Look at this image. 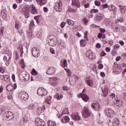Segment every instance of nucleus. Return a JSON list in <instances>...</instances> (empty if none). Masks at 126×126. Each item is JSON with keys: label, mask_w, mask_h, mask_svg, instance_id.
<instances>
[{"label": "nucleus", "mask_w": 126, "mask_h": 126, "mask_svg": "<svg viewBox=\"0 0 126 126\" xmlns=\"http://www.w3.org/2000/svg\"><path fill=\"white\" fill-rule=\"evenodd\" d=\"M49 97H50V98H47V99L45 100V102L47 103V104H49V105H51V104H52V100H51V98L52 96H49Z\"/></svg>", "instance_id": "obj_35"}, {"label": "nucleus", "mask_w": 126, "mask_h": 126, "mask_svg": "<svg viewBox=\"0 0 126 126\" xmlns=\"http://www.w3.org/2000/svg\"><path fill=\"white\" fill-rule=\"evenodd\" d=\"M82 115L84 119H86L91 116V113L89 111V109L87 107H84L82 110Z\"/></svg>", "instance_id": "obj_5"}, {"label": "nucleus", "mask_w": 126, "mask_h": 126, "mask_svg": "<svg viewBox=\"0 0 126 126\" xmlns=\"http://www.w3.org/2000/svg\"><path fill=\"white\" fill-rule=\"evenodd\" d=\"M37 94L41 97L46 96L48 94V91L42 87L39 88L37 89Z\"/></svg>", "instance_id": "obj_4"}, {"label": "nucleus", "mask_w": 126, "mask_h": 126, "mask_svg": "<svg viewBox=\"0 0 126 126\" xmlns=\"http://www.w3.org/2000/svg\"><path fill=\"white\" fill-rule=\"evenodd\" d=\"M115 121H113L112 125L113 126H118L119 125V123L117 122V121H118L117 118H115Z\"/></svg>", "instance_id": "obj_38"}, {"label": "nucleus", "mask_w": 126, "mask_h": 126, "mask_svg": "<svg viewBox=\"0 0 126 126\" xmlns=\"http://www.w3.org/2000/svg\"><path fill=\"white\" fill-rule=\"evenodd\" d=\"M65 24H66V23L62 22L61 24V27H62V28H63V27L65 26Z\"/></svg>", "instance_id": "obj_52"}, {"label": "nucleus", "mask_w": 126, "mask_h": 126, "mask_svg": "<svg viewBox=\"0 0 126 126\" xmlns=\"http://www.w3.org/2000/svg\"><path fill=\"white\" fill-rule=\"evenodd\" d=\"M21 98L22 100H24V101H27L29 98V96L28 95V94L25 93L21 94Z\"/></svg>", "instance_id": "obj_19"}, {"label": "nucleus", "mask_w": 126, "mask_h": 126, "mask_svg": "<svg viewBox=\"0 0 126 126\" xmlns=\"http://www.w3.org/2000/svg\"><path fill=\"white\" fill-rule=\"evenodd\" d=\"M57 79H58V78L55 77V78H51L50 79V81H55L56 80H57Z\"/></svg>", "instance_id": "obj_56"}, {"label": "nucleus", "mask_w": 126, "mask_h": 126, "mask_svg": "<svg viewBox=\"0 0 126 126\" xmlns=\"http://www.w3.org/2000/svg\"><path fill=\"white\" fill-rule=\"evenodd\" d=\"M115 104L117 107H121L123 106V101L121 100H117Z\"/></svg>", "instance_id": "obj_28"}, {"label": "nucleus", "mask_w": 126, "mask_h": 126, "mask_svg": "<svg viewBox=\"0 0 126 126\" xmlns=\"http://www.w3.org/2000/svg\"><path fill=\"white\" fill-rule=\"evenodd\" d=\"M38 73L36 72V70L35 69H33L32 71V75H37V74Z\"/></svg>", "instance_id": "obj_46"}, {"label": "nucleus", "mask_w": 126, "mask_h": 126, "mask_svg": "<svg viewBox=\"0 0 126 126\" xmlns=\"http://www.w3.org/2000/svg\"><path fill=\"white\" fill-rule=\"evenodd\" d=\"M104 56H106V53H105L104 51H102L100 54V57H104Z\"/></svg>", "instance_id": "obj_60"}, {"label": "nucleus", "mask_w": 126, "mask_h": 126, "mask_svg": "<svg viewBox=\"0 0 126 126\" xmlns=\"http://www.w3.org/2000/svg\"><path fill=\"white\" fill-rule=\"evenodd\" d=\"M67 113H68V109L65 108L61 114L60 113L57 114V117L59 118V119H60L61 117H63V114H67Z\"/></svg>", "instance_id": "obj_21"}, {"label": "nucleus", "mask_w": 126, "mask_h": 126, "mask_svg": "<svg viewBox=\"0 0 126 126\" xmlns=\"http://www.w3.org/2000/svg\"><path fill=\"white\" fill-rule=\"evenodd\" d=\"M4 30V29L3 28H0V36L3 35V31Z\"/></svg>", "instance_id": "obj_48"}, {"label": "nucleus", "mask_w": 126, "mask_h": 126, "mask_svg": "<svg viewBox=\"0 0 126 126\" xmlns=\"http://www.w3.org/2000/svg\"><path fill=\"white\" fill-rule=\"evenodd\" d=\"M72 5L76 6V7H80V3L79 0H72Z\"/></svg>", "instance_id": "obj_18"}, {"label": "nucleus", "mask_w": 126, "mask_h": 126, "mask_svg": "<svg viewBox=\"0 0 126 126\" xmlns=\"http://www.w3.org/2000/svg\"><path fill=\"white\" fill-rule=\"evenodd\" d=\"M36 112L38 115H41V114H42V112L43 111L41 110V108H39L37 109Z\"/></svg>", "instance_id": "obj_50"}, {"label": "nucleus", "mask_w": 126, "mask_h": 126, "mask_svg": "<svg viewBox=\"0 0 126 126\" xmlns=\"http://www.w3.org/2000/svg\"><path fill=\"white\" fill-rule=\"evenodd\" d=\"M61 122L63 124H66V123H68L69 122V117L68 116H64L61 119Z\"/></svg>", "instance_id": "obj_20"}, {"label": "nucleus", "mask_w": 126, "mask_h": 126, "mask_svg": "<svg viewBox=\"0 0 126 126\" xmlns=\"http://www.w3.org/2000/svg\"><path fill=\"white\" fill-rule=\"evenodd\" d=\"M86 56L90 60H93L94 59V53L91 50L87 52Z\"/></svg>", "instance_id": "obj_14"}, {"label": "nucleus", "mask_w": 126, "mask_h": 126, "mask_svg": "<svg viewBox=\"0 0 126 126\" xmlns=\"http://www.w3.org/2000/svg\"><path fill=\"white\" fill-rule=\"evenodd\" d=\"M3 80L6 81V82H8V81H9V76L7 75H5L4 77Z\"/></svg>", "instance_id": "obj_43"}, {"label": "nucleus", "mask_w": 126, "mask_h": 126, "mask_svg": "<svg viewBox=\"0 0 126 126\" xmlns=\"http://www.w3.org/2000/svg\"><path fill=\"white\" fill-rule=\"evenodd\" d=\"M54 97H55V98H56V99H57V100H61V99H62V98H63V96L62 94H56L54 95Z\"/></svg>", "instance_id": "obj_27"}, {"label": "nucleus", "mask_w": 126, "mask_h": 126, "mask_svg": "<svg viewBox=\"0 0 126 126\" xmlns=\"http://www.w3.org/2000/svg\"><path fill=\"white\" fill-rule=\"evenodd\" d=\"M119 44L121 45L122 46H124L125 45V42H124V41L120 40L119 41Z\"/></svg>", "instance_id": "obj_58"}, {"label": "nucleus", "mask_w": 126, "mask_h": 126, "mask_svg": "<svg viewBox=\"0 0 126 126\" xmlns=\"http://www.w3.org/2000/svg\"><path fill=\"white\" fill-rule=\"evenodd\" d=\"M105 50L106 51V52H107V53H109V52L111 51V48L109 47H106Z\"/></svg>", "instance_id": "obj_61"}, {"label": "nucleus", "mask_w": 126, "mask_h": 126, "mask_svg": "<svg viewBox=\"0 0 126 126\" xmlns=\"http://www.w3.org/2000/svg\"><path fill=\"white\" fill-rule=\"evenodd\" d=\"M28 121V119L26 117H23L22 119V122L24 123V124H26L27 123V121Z\"/></svg>", "instance_id": "obj_40"}, {"label": "nucleus", "mask_w": 126, "mask_h": 126, "mask_svg": "<svg viewBox=\"0 0 126 126\" xmlns=\"http://www.w3.org/2000/svg\"><path fill=\"white\" fill-rule=\"evenodd\" d=\"M101 7H102L104 9L105 8H108V9H111V8L110 7V5H109L108 4H102L101 5Z\"/></svg>", "instance_id": "obj_30"}, {"label": "nucleus", "mask_w": 126, "mask_h": 126, "mask_svg": "<svg viewBox=\"0 0 126 126\" xmlns=\"http://www.w3.org/2000/svg\"><path fill=\"white\" fill-rule=\"evenodd\" d=\"M36 1L40 5H44L47 3V0H37Z\"/></svg>", "instance_id": "obj_25"}, {"label": "nucleus", "mask_w": 126, "mask_h": 126, "mask_svg": "<svg viewBox=\"0 0 126 126\" xmlns=\"http://www.w3.org/2000/svg\"><path fill=\"white\" fill-rule=\"evenodd\" d=\"M94 4L97 6H100V5H101V2H100V1H99L98 0H96L94 1Z\"/></svg>", "instance_id": "obj_42"}, {"label": "nucleus", "mask_w": 126, "mask_h": 126, "mask_svg": "<svg viewBox=\"0 0 126 126\" xmlns=\"http://www.w3.org/2000/svg\"><path fill=\"white\" fill-rule=\"evenodd\" d=\"M68 12H75L76 10L74 9L71 8V7H69L68 9Z\"/></svg>", "instance_id": "obj_44"}, {"label": "nucleus", "mask_w": 126, "mask_h": 126, "mask_svg": "<svg viewBox=\"0 0 126 126\" xmlns=\"http://www.w3.org/2000/svg\"><path fill=\"white\" fill-rule=\"evenodd\" d=\"M105 114L107 117L112 118V117H114V110L111 108H107L105 110Z\"/></svg>", "instance_id": "obj_9"}, {"label": "nucleus", "mask_w": 126, "mask_h": 126, "mask_svg": "<svg viewBox=\"0 0 126 126\" xmlns=\"http://www.w3.org/2000/svg\"><path fill=\"white\" fill-rule=\"evenodd\" d=\"M78 81V76L76 75H73L72 77L71 80L70 79L69 80V81L70 82V85H74L75 83H76V81Z\"/></svg>", "instance_id": "obj_10"}, {"label": "nucleus", "mask_w": 126, "mask_h": 126, "mask_svg": "<svg viewBox=\"0 0 126 126\" xmlns=\"http://www.w3.org/2000/svg\"><path fill=\"white\" fill-rule=\"evenodd\" d=\"M83 23L85 24V25H87V23H88V20H87V18H84L82 20Z\"/></svg>", "instance_id": "obj_45"}, {"label": "nucleus", "mask_w": 126, "mask_h": 126, "mask_svg": "<svg viewBox=\"0 0 126 126\" xmlns=\"http://www.w3.org/2000/svg\"><path fill=\"white\" fill-rule=\"evenodd\" d=\"M110 9H108V10H110L111 11H113L114 14H116L117 13V8L115 5L112 4L109 5Z\"/></svg>", "instance_id": "obj_22"}, {"label": "nucleus", "mask_w": 126, "mask_h": 126, "mask_svg": "<svg viewBox=\"0 0 126 126\" xmlns=\"http://www.w3.org/2000/svg\"><path fill=\"white\" fill-rule=\"evenodd\" d=\"M35 124L37 126H44L45 122L39 118H36L35 119Z\"/></svg>", "instance_id": "obj_7"}, {"label": "nucleus", "mask_w": 126, "mask_h": 126, "mask_svg": "<svg viewBox=\"0 0 126 126\" xmlns=\"http://www.w3.org/2000/svg\"><path fill=\"white\" fill-rule=\"evenodd\" d=\"M46 73L49 75H53L56 73V69L54 67H50Z\"/></svg>", "instance_id": "obj_11"}, {"label": "nucleus", "mask_w": 126, "mask_h": 126, "mask_svg": "<svg viewBox=\"0 0 126 126\" xmlns=\"http://www.w3.org/2000/svg\"><path fill=\"white\" fill-rule=\"evenodd\" d=\"M114 50H115V51L118 50V49H119V48H120V45L119 44H116L114 46Z\"/></svg>", "instance_id": "obj_49"}, {"label": "nucleus", "mask_w": 126, "mask_h": 126, "mask_svg": "<svg viewBox=\"0 0 126 126\" xmlns=\"http://www.w3.org/2000/svg\"><path fill=\"white\" fill-rule=\"evenodd\" d=\"M118 6L121 9V13H122L123 14L126 13V6H123L122 5H119Z\"/></svg>", "instance_id": "obj_24"}, {"label": "nucleus", "mask_w": 126, "mask_h": 126, "mask_svg": "<svg viewBox=\"0 0 126 126\" xmlns=\"http://www.w3.org/2000/svg\"><path fill=\"white\" fill-rule=\"evenodd\" d=\"M6 90L9 92H10V91H12V90H13V87L12 86V85H8L6 87Z\"/></svg>", "instance_id": "obj_29"}, {"label": "nucleus", "mask_w": 126, "mask_h": 126, "mask_svg": "<svg viewBox=\"0 0 126 126\" xmlns=\"http://www.w3.org/2000/svg\"><path fill=\"white\" fill-rule=\"evenodd\" d=\"M72 119L74 121H79L80 120V117L78 115V113H73L71 115Z\"/></svg>", "instance_id": "obj_16"}, {"label": "nucleus", "mask_w": 126, "mask_h": 126, "mask_svg": "<svg viewBox=\"0 0 126 126\" xmlns=\"http://www.w3.org/2000/svg\"><path fill=\"white\" fill-rule=\"evenodd\" d=\"M15 28H16V29H17V30H19V29L20 28V25L19 24V22L16 21Z\"/></svg>", "instance_id": "obj_32"}, {"label": "nucleus", "mask_w": 126, "mask_h": 126, "mask_svg": "<svg viewBox=\"0 0 126 126\" xmlns=\"http://www.w3.org/2000/svg\"><path fill=\"white\" fill-rule=\"evenodd\" d=\"M100 76H101V77H105V73H104L103 72H101Z\"/></svg>", "instance_id": "obj_63"}, {"label": "nucleus", "mask_w": 126, "mask_h": 126, "mask_svg": "<svg viewBox=\"0 0 126 126\" xmlns=\"http://www.w3.org/2000/svg\"><path fill=\"white\" fill-rule=\"evenodd\" d=\"M39 108H40V110H41L42 112H43V111H45V110L46 109V108H45V105H42Z\"/></svg>", "instance_id": "obj_53"}, {"label": "nucleus", "mask_w": 126, "mask_h": 126, "mask_svg": "<svg viewBox=\"0 0 126 126\" xmlns=\"http://www.w3.org/2000/svg\"><path fill=\"white\" fill-rule=\"evenodd\" d=\"M50 51L51 54H53V55H55V54H56V52L55 51V49H54V48H50Z\"/></svg>", "instance_id": "obj_47"}, {"label": "nucleus", "mask_w": 126, "mask_h": 126, "mask_svg": "<svg viewBox=\"0 0 126 126\" xmlns=\"http://www.w3.org/2000/svg\"><path fill=\"white\" fill-rule=\"evenodd\" d=\"M3 118L6 121H11L13 119V113L10 111H7L4 114Z\"/></svg>", "instance_id": "obj_3"}, {"label": "nucleus", "mask_w": 126, "mask_h": 126, "mask_svg": "<svg viewBox=\"0 0 126 126\" xmlns=\"http://www.w3.org/2000/svg\"><path fill=\"white\" fill-rule=\"evenodd\" d=\"M103 64H99L98 68H99V69H102V68H103Z\"/></svg>", "instance_id": "obj_59"}, {"label": "nucleus", "mask_w": 126, "mask_h": 126, "mask_svg": "<svg viewBox=\"0 0 126 126\" xmlns=\"http://www.w3.org/2000/svg\"><path fill=\"white\" fill-rule=\"evenodd\" d=\"M47 40L48 41V44L49 46H51L52 47H54L56 46L58 43V41L57 40V37L56 36L54 35H50L48 38Z\"/></svg>", "instance_id": "obj_2"}, {"label": "nucleus", "mask_w": 126, "mask_h": 126, "mask_svg": "<svg viewBox=\"0 0 126 126\" xmlns=\"http://www.w3.org/2000/svg\"><path fill=\"white\" fill-rule=\"evenodd\" d=\"M96 48L100 49L101 48V44L100 43H97L95 45Z\"/></svg>", "instance_id": "obj_54"}, {"label": "nucleus", "mask_w": 126, "mask_h": 126, "mask_svg": "<svg viewBox=\"0 0 126 126\" xmlns=\"http://www.w3.org/2000/svg\"><path fill=\"white\" fill-rule=\"evenodd\" d=\"M62 67H66L67 66V61L66 60H64L63 62V64H62Z\"/></svg>", "instance_id": "obj_34"}, {"label": "nucleus", "mask_w": 126, "mask_h": 126, "mask_svg": "<svg viewBox=\"0 0 126 126\" xmlns=\"http://www.w3.org/2000/svg\"><path fill=\"white\" fill-rule=\"evenodd\" d=\"M23 78L25 81H28V80H29V78H30V76H29V75L25 74L23 76Z\"/></svg>", "instance_id": "obj_37"}, {"label": "nucleus", "mask_w": 126, "mask_h": 126, "mask_svg": "<svg viewBox=\"0 0 126 126\" xmlns=\"http://www.w3.org/2000/svg\"><path fill=\"white\" fill-rule=\"evenodd\" d=\"M91 108L94 110V111H96L99 112L101 111V105L98 103H93L91 104Z\"/></svg>", "instance_id": "obj_6"}, {"label": "nucleus", "mask_w": 126, "mask_h": 126, "mask_svg": "<svg viewBox=\"0 0 126 126\" xmlns=\"http://www.w3.org/2000/svg\"><path fill=\"white\" fill-rule=\"evenodd\" d=\"M80 44L81 47H85L87 43L86 42V40L85 39V40L82 39L80 41Z\"/></svg>", "instance_id": "obj_26"}, {"label": "nucleus", "mask_w": 126, "mask_h": 126, "mask_svg": "<svg viewBox=\"0 0 126 126\" xmlns=\"http://www.w3.org/2000/svg\"><path fill=\"white\" fill-rule=\"evenodd\" d=\"M84 7L85 8H87L89 7V3H87V4H84Z\"/></svg>", "instance_id": "obj_64"}, {"label": "nucleus", "mask_w": 126, "mask_h": 126, "mask_svg": "<svg viewBox=\"0 0 126 126\" xmlns=\"http://www.w3.org/2000/svg\"><path fill=\"white\" fill-rule=\"evenodd\" d=\"M48 126H56V123L52 122V121H49L48 122Z\"/></svg>", "instance_id": "obj_39"}, {"label": "nucleus", "mask_w": 126, "mask_h": 126, "mask_svg": "<svg viewBox=\"0 0 126 126\" xmlns=\"http://www.w3.org/2000/svg\"><path fill=\"white\" fill-rule=\"evenodd\" d=\"M91 13H97L99 12V10L97 9H92L91 10Z\"/></svg>", "instance_id": "obj_41"}, {"label": "nucleus", "mask_w": 126, "mask_h": 126, "mask_svg": "<svg viewBox=\"0 0 126 126\" xmlns=\"http://www.w3.org/2000/svg\"><path fill=\"white\" fill-rule=\"evenodd\" d=\"M66 22L67 23V24H68V25H71V26L74 24V22H73V21L70 19L67 20Z\"/></svg>", "instance_id": "obj_31"}, {"label": "nucleus", "mask_w": 126, "mask_h": 126, "mask_svg": "<svg viewBox=\"0 0 126 126\" xmlns=\"http://www.w3.org/2000/svg\"><path fill=\"white\" fill-rule=\"evenodd\" d=\"M10 59H11V58L9 57V58L8 59L7 62L6 63V65H8V64H9V63H10Z\"/></svg>", "instance_id": "obj_57"}, {"label": "nucleus", "mask_w": 126, "mask_h": 126, "mask_svg": "<svg viewBox=\"0 0 126 126\" xmlns=\"http://www.w3.org/2000/svg\"><path fill=\"white\" fill-rule=\"evenodd\" d=\"M102 92L103 94L104 97L107 96V95H108V94L109 93V91H108V87H107V86H104L102 88Z\"/></svg>", "instance_id": "obj_15"}, {"label": "nucleus", "mask_w": 126, "mask_h": 126, "mask_svg": "<svg viewBox=\"0 0 126 126\" xmlns=\"http://www.w3.org/2000/svg\"><path fill=\"white\" fill-rule=\"evenodd\" d=\"M63 5V3L62 2H57L56 3V6L54 7L55 9L57 11H59V12H61L62 11V5Z\"/></svg>", "instance_id": "obj_13"}, {"label": "nucleus", "mask_w": 126, "mask_h": 126, "mask_svg": "<svg viewBox=\"0 0 126 126\" xmlns=\"http://www.w3.org/2000/svg\"><path fill=\"white\" fill-rule=\"evenodd\" d=\"M1 17L3 19H6V17H7V15H6V14L5 13H3L1 15Z\"/></svg>", "instance_id": "obj_51"}, {"label": "nucleus", "mask_w": 126, "mask_h": 126, "mask_svg": "<svg viewBox=\"0 0 126 126\" xmlns=\"http://www.w3.org/2000/svg\"><path fill=\"white\" fill-rule=\"evenodd\" d=\"M85 81L86 83H87L88 85L89 86H90V87H92L93 86V80H92L90 76H88L86 79H85Z\"/></svg>", "instance_id": "obj_12"}, {"label": "nucleus", "mask_w": 126, "mask_h": 126, "mask_svg": "<svg viewBox=\"0 0 126 126\" xmlns=\"http://www.w3.org/2000/svg\"><path fill=\"white\" fill-rule=\"evenodd\" d=\"M34 108L35 105H34L33 103H31L28 106V109H29V110H33V109H34Z\"/></svg>", "instance_id": "obj_33"}, {"label": "nucleus", "mask_w": 126, "mask_h": 126, "mask_svg": "<svg viewBox=\"0 0 126 126\" xmlns=\"http://www.w3.org/2000/svg\"><path fill=\"white\" fill-rule=\"evenodd\" d=\"M30 11L32 14H38V11L34 5L27 7L25 10V16L26 18H29L30 16Z\"/></svg>", "instance_id": "obj_1"}, {"label": "nucleus", "mask_w": 126, "mask_h": 126, "mask_svg": "<svg viewBox=\"0 0 126 126\" xmlns=\"http://www.w3.org/2000/svg\"><path fill=\"white\" fill-rule=\"evenodd\" d=\"M116 53H117V50H114L112 51L111 54L112 55V56H115V54H116Z\"/></svg>", "instance_id": "obj_62"}, {"label": "nucleus", "mask_w": 126, "mask_h": 126, "mask_svg": "<svg viewBox=\"0 0 126 126\" xmlns=\"http://www.w3.org/2000/svg\"><path fill=\"white\" fill-rule=\"evenodd\" d=\"M81 98L83 99V100H84V101H85V102H87V101H88V100H89V97L85 94H81Z\"/></svg>", "instance_id": "obj_23"}, {"label": "nucleus", "mask_w": 126, "mask_h": 126, "mask_svg": "<svg viewBox=\"0 0 126 126\" xmlns=\"http://www.w3.org/2000/svg\"><path fill=\"white\" fill-rule=\"evenodd\" d=\"M32 53L33 57H34V58L39 57V55H40L39 49L38 48H36V47H33L32 48Z\"/></svg>", "instance_id": "obj_8"}, {"label": "nucleus", "mask_w": 126, "mask_h": 126, "mask_svg": "<svg viewBox=\"0 0 126 126\" xmlns=\"http://www.w3.org/2000/svg\"><path fill=\"white\" fill-rule=\"evenodd\" d=\"M28 36L29 37H32L33 36V33H32V32L31 31L28 33Z\"/></svg>", "instance_id": "obj_55"}, {"label": "nucleus", "mask_w": 126, "mask_h": 126, "mask_svg": "<svg viewBox=\"0 0 126 126\" xmlns=\"http://www.w3.org/2000/svg\"><path fill=\"white\" fill-rule=\"evenodd\" d=\"M104 17V16L103 14H99V15H96V16L95 17V18L96 21L99 22L103 20Z\"/></svg>", "instance_id": "obj_17"}, {"label": "nucleus", "mask_w": 126, "mask_h": 126, "mask_svg": "<svg viewBox=\"0 0 126 126\" xmlns=\"http://www.w3.org/2000/svg\"><path fill=\"white\" fill-rule=\"evenodd\" d=\"M64 70H65L66 72H67L68 76H70L71 75V72L69 69L64 68Z\"/></svg>", "instance_id": "obj_36"}]
</instances>
